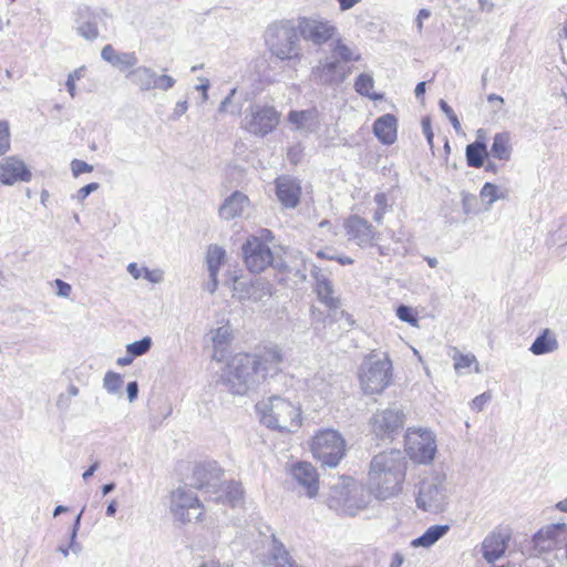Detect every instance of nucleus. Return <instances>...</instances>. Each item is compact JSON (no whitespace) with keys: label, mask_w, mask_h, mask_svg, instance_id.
Here are the masks:
<instances>
[{"label":"nucleus","mask_w":567,"mask_h":567,"mask_svg":"<svg viewBox=\"0 0 567 567\" xmlns=\"http://www.w3.org/2000/svg\"><path fill=\"white\" fill-rule=\"evenodd\" d=\"M327 504L341 515L354 516L368 504L365 489L352 478H341L331 486Z\"/></svg>","instance_id":"423d86ee"},{"label":"nucleus","mask_w":567,"mask_h":567,"mask_svg":"<svg viewBox=\"0 0 567 567\" xmlns=\"http://www.w3.org/2000/svg\"><path fill=\"white\" fill-rule=\"evenodd\" d=\"M84 68H79L68 75L66 89L72 97L75 96V82L83 76Z\"/></svg>","instance_id":"8fccbe9b"},{"label":"nucleus","mask_w":567,"mask_h":567,"mask_svg":"<svg viewBox=\"0 0 567 567\" xmlns=\"http://www.w3.org/2000/svg\"><path fill=\"white\" fill-rule=\"evenodd\" d=\"M311 453L323 466L336 467L344 456L346 441L333 429L318 431L311 441Z\"/></svg>","instance_id":"6e6552de"},{"label":"nucleus","mask_w":567,"mask_h":567,"mask_svg":"<svg viewBox=\"0 0 567 567\" xmlns=\"http://www.w3.org/2000/svg\"><path fill=\"white\" fill-rule=\"evenodd\" d=\"M97 188H99V184H97V183H90V184H87V185H85V186L81 187V188L76 192V194L74 195V199H76V200H78V202H80V203H83V202L86 199V197H87L91 193L95 192Z\"/></svg>","instance_id":"6e6d98bb"},{"label":"nucleus","mask_w":567,"mask_h":567,"mask_svg":"<svg viewBox=\"0 0 567 567\" xmlns=\"http://www.w3.org/2000/svg\"><path fill=\"white\" fill-rule=\"evenodd\" d=\"M511 533L506 528H495L482 542L481 550L488 564H494L502 558L508 547Z\"/></svg>","instance_id":"aec40b11"},{"label":"nucleus","mask_w":567,"mask_h":567,"mask_svg":"<svg viewBox=\"0 0 567 567\" xmlns=\"http://www.w3.org/2000/svg\"><path fill=\"white\" fill-rule=\"evenodd\" d=\"M476 196L470 193H462V207L465 215L475 213Z\"/></svg>","instance_id":"3c124183"},{"label":"nucleus","mask_w":567,"mask_h":567,"mask_svg":"<svg viewBox=\"0 0 567 567\" xmlns=\"http://www.w3.org/2000/svg\"><path fill=\"white\" fill-rule=\"evenodd\" d=\"M405 452L414 463L431 464L437 452L434 432L425 427H409L405 433Z\"/></svg>","instance_id":"1a4fd4ad"},{"label":"nucleus","mask_w":567,"mask_h":567,"mask_svg":"<svg viewBox=\"0 0 567 567\" xmlns=\"http://www.w3.org/2000/svg\"><path fill=\"white\" fill-rule=\"evenodd\" d=\"M297 29L305 41L319 47L338 35L337 25L320 14L299 17L297 19Z\"/></svg>","instance_id":"9d476101"},{"label":"nucleus","mask_w":567,"mask_h":567,"mask_svg":"<svg viewBox=\"0 0 567 567\" xmlns=\"http://www.w3.org/2000/svg\"><path fill=\"white\" fill-rule=\"evenodd\" d=\"M200 81V84L196 85V90L197 91H200L202 93V100L203 102H206L208 100V89H209V80L206 79V78H200L199 79Z\"/></svg>","instance_id":"0e129e2a"},{"label":"nucleus","mask_w":567,"mask_h":567,"mask_svg":"<svg viewBox=\"0 0 567 567\" xmlns=\"http://www.w3.org/2000/svg\"><path fill=\"white\" fill-rule=\"evenodd\" d=\"M453 368L457 375L466 373H481V367L473 353H462L457 348L453 349Z\"/></svg>","instance_id":"7c9ffc66"},{"label":"nucleus","mask_w":567,"mask_h":567,"mask_svg":"<svg viewBox=\"0 0 567 567\" xmlns=\"http://www.w3.org/2000/svg\"><path fill=\"white\" fill-rule=\"evenodd\" d=\"M303 155V150L301 144H292L287 150V158L290 161L291 164L296 165L300 163Z\"/></svg>","instance_id":"864d4df0"},{"label":"nucleus","mask_w":567,"mask_h":567,"mask_svg":"<svg viewBox=\"0 0 567 567\" xmlns=\"http://www.w3.org/2000/svg\"><path fill=\"white\" fill-rule=\"evenodd\" d=\"M32 179V173L25 163L17 156H8L0 161V183L12 186L17 183H28Z\"/></svg>","instance_id":"412c9836"},{"label":"nucleus","mask_w":567,"mask_h":567,"mask_svg":"<svg viewBox=\"0 0 567 567\" xmlns=\"http://www.w3.org/2000/svg\"><path fill=\"white\" fill-rule=\"evenodd\" d=\"M127 398L130 402H133L136 400L138 394V384L136 381L130 382L126 388Z\"/></svg>","instance_id":"69168bd1"},{"label":"nucleus","mask_w":567,"mask_h":567,"mask_svg":"<svg viewBox=\"0 0 567 567\" xmlns=\"http://www.w3.org/2000/svg\"><path fill=\"white\" fill-rule=\"evenodd\" d=\"M200 507V502L197 496L185 487H177L171 494L169 511L181 523H188L193 518L199 519L202 512L193 515L192 511Z\"/></svg>","instance_id":"2eb2a0df"},{"label":"nucleus","mask_w":567,"mask_h":567,"mask_svg":"<svg viewBox=\"0 0 567 567\" xmlns=\"http://www.w3.org/2000/svg\"><path fill=\"white\" fill-rule=\"evenodd\" d=\"M124 380L120 373L107 371L103 378V388L110 394H120Z\"/></svg>","instance_id":"79ce46f5"},{"label":"nucleus","mask_w":567,"mask_h":567,"mask_svg":"<svg viewBox=\"0 0 567 567\" xmlns=\"http://www.w3.org/2000/svg\"><path fill=\"white\" fill-rule=\"evenodd\" d=\"M275 184L276 195L281 205L286 208H296L300 203V182L289 175H282L276 178Z\"/></svg>","instance_id":"393cba45"},{"label":"nucleus","mask_w":567,"mask_h":567,"mask_svg":"<svg viewBox=\"0 0 567 567\" xmlns=\"http://www.w3.org/2000/svg\"><path fill=\"white\" fill-rule=\"evenodd\" d=\"M236 94V89L230 90L229 94L221 101L218 107L219 113H229L234 116H238L241 113V106L234 103L233 99Z\"/></svg>","instance_id":"c03bdc74"},{"label":"nucleus","mask_w":567,"mask_h":567,"mask_svg":"<svg viewBox=\"0 0 567 567\" xmlns=\"http://www.w3.org/2000/svg\"><path fill=\"white\" fill-rule=\"evenodd\" d=\"M480 197L485 204V210H489L494 203L507 198V192L493 183H485L480 192Z\"/></svg>","instance_id":"4c0bfd02"},{"label":"nucleus","mask_w":567,"mask_h":567,"mask_svg":"<svg viewBox=\"0 0 567 567\" xmlns=\"http://www.w3.org/2000/svg\"><path fill=\"white\" fill-rule=\"evenodd\" d=\"M126 78L141 91H151L158 89L161 91H168L175 84L176 80L167 74H157L152 68L140 65L133 68Z\"/></svg>","instance_id":"ddd939ff"},{"label":"nucleus","mask_w":567,"mask_h":567,"mask_svg":"<svg viewBox=\"0 0 567 567\" xmlns=\"http://www.w3.org/2000/svg\"><path fill=\"white\" fill-rule=\"evenodd\" d=\"M302 268H291L284 264H277L275 267L279 269L280 271H287L288 274H292L293 278L296 279V282H303L307 279V268L308 266L311 267V262L302 259Z\"/></svg>","instance_id":"a18cd8bd"},{"label":"nucleus","mask_w":567,"mask_h":567,"mask_svg":"<svg viewBox=\"0 0 567 567\" xmlns=\"http://www.w3.org/2000/svg\"><path fill=\"white\" fill-rule=\"evenodd\" d=\"M144 268L145 267H140L136 262H131L127 266V271L134 279H140L143 278Z\"/></svg>","instance_id":"e2e57ef3"},{"label":"nucleus","mask_w":567,"mask_h":567,"mask_svg":"<svg viewBox=\"0 0 567 567\" xmlns=\"http://www.w3.org/2000/svg\"><path fill=\"white\" fill-rule=\"evenodd\" d=\"M285 353L271 344L255 353H237L226 363L221 381L233 394L245 395L282 370Z\"/></svg>","instance_id":"f257e3e1"},{"label":"nucleus","mask_w":567,"mask_h":567,"mask_svg":"<svg viewBox=\"0 0 567 567\" xmlns=\"http://www.w3.org/2000/svg\"><path fill=\"white\" fill-rule=\"evenodd\" d=\"M233 291L241 301L259 302L269 299L274 293L272 285L262 279H256L249 284L234 279Z\"/></svg>","instance_id":"f3484780"},{"label":"nucleus","mask_w":567,"mask_h":567,"mask_svg":"<svg viewBox=\"0 0 567 567\" xmlns=\"http://www.w3.org/2000/svg\"><path fill=\"white\" fill-rule=\"evenodd\" d=\"M267 566L268 567H301V566L297 565L291 559L288 551L279 543H274Z\"/></svg>","instance_id":"e433bc0d"},{"label":"nucleus","mask_w":567,"mask_h":567,"mask_svg":"<svg viewBox=\"0 0 567 567\" xmlns=\"http://www.w3.org/2000/svg\"><path fill=\"white\" fill-rule=\"evenodd\" d=\"M287 122L291 130L306 135L315 133L320 128L321 116L316 107H310L301 111H290L287 116Z\"/></svg>","instance_id":"b1692460"},{"label":"nucleus","mask_w":567,"mask_h":567,"mask_svg":"<svg viewBox=\"0 0 567 567\" xmlns=\"http://www.w3.org/2000/svg\"><path fill=\"white\" fill-rule=\"evenodd\" d=\"M281 114L269 105H250L243 120V128L257 137H264L280 123Z\"/></svg>","instance_id":"9b49d317"},{"label":"nucleus","mask_w":567,"mask_h":567,"mask_svg":"<svg viewBox=\"0 0 567 567\" xmlns=\"http://www.w3.org/2000/svg\"><path fill=\"white\" fill-rule=\"evenodd\" d=\"M558 349V341L553 332L548 329H545L542 334H539L529 350L535 355H542L546 353L554 352Z\"/></svg>","instance_id":"f704fd0d"},{"label":"nucleus","mask_w":567,"mask_h":567,"mask_svg":"<svg viewBox=\"0 0 567 567\" xmlns=\"http://www.w3.org/2000/svg\"><path fill=\"white\" fill-rule=\"evenodd\" d=\"M488 153L494 158L506 161L511 157L512 148L509 144H492Z\"/></svg>","instance_id":"de8ad7c7"},{"label":"nucleus","mask_w":567,"mask_h":567,"mask_svg":"<svg viewBox=\"0 0 567 567\" xmlns=\"http://www.w3.org/2000/svg\"><path fill=\"white\" fill-rule=\"evenodd\" d=\"M218 288V276L209 277V280L204 285V289L210 295L215 293Z\"/></svg>","instance_id":"338daca9"},{"label":"nucleus","mask_w":567,"mask_h":567,"mask_svg":"<svg viewBox=\"0 0 567 567\" xmlns=\"http://www.w3.org/2000/svg\"><path fill=\"white\" fill-rule=\"evenodd\" d=\"M101 58L121 72L136 66L138 61L134 52H117L111 44L102 48Z\"/></svg>","instance_id":"c85d7f7f"},{"label":"nucleus","mask_w":567,"mask_h":567,"mask_svg":"<svg viewBox=\"0 0 567 567\" xmlns=\"http://www.w3.org/2000/svg\"><path fill=\"white\" fill-rule=\"evenodd\" d=\"M450 492L447 475L441 470H433L416 485L415 504L423 512L442 513L449 504Z\"/></svg>","instance_id":"39448f33"},{"label":"nucleus","mask_w":567,"mask_h":567,"mask_svg":"<svg viewBox=\"0 0 567 567\" xmlns=\"http://www.w3.org/2000/svg\"><path fill=\"white\" fill-rule=\"evenodd\" d=\"M350 68H346L339 60L327 58L313 68L312 75L320 84H339L350 74Z\"/></svg>","instance_id":"4be33fe9"},{"label":"nucleus","mask_w":567,"mask_h":567,"mask_svg":"<svg viewBox=\"0 0 567 567\" xmlns=\"http://www.w3.org/2000/svg\"><path fill=\"white\" fill-rule=\"evenodd\" d=\"M143 278L152 284H161L164 280V270L144 268Z\"/></svg>","instance_id":"5fc2aeb1"},{"label":"nucleus","mask_w":567,"mask_h":567,"mask_svg":"<svg viewBox=\"0 0 567 567\" xmlns=\"http://www.w3.org/2000/svg\"><path fill=\"white\" fill-rule=\"evenodd\" d=\"M432 16V12L430 9H421L415 19L414 24L416 27V31L419 34H422L424 21L427 20Z\"/></svg>","instance_id":"4d7b16f0"},{"label":"nucleus","mask_w":567,"mask_h":567,"mask_svg":"<svg viewBox=\"0 0 567 567\" xmlns=\"http://www.w3.org/2000/svg\"><path fill=\"white\" fill-rule=\"evenodd\" d=\"M292 477L305 488L306 494L312 498L316 497L319 489V475L316 468L308 462H299L292 465Z\"/></svg>","instance_id":"a878e982"},{"label":"nucleus","mask_w":567,"mask_h":567,"mask_svg":"<svg viewBox=\"0 0 567 567\" xmlns=\"http://www.w3.org/2000/svg\"><path fill=\"white\" fill-rule=\"evenodd\" d=\"M396 317L412 327L419 326V320L416 318V315L414 310L411 307H408L405 305H401L396 308Z\"/></svg>","instance_id":"49530a36"},{"label":"nucleus","mask_w":567,"mask_h":567,"mask_svg":"<svg viewBox=\"0 0 567 567\" xmlns=\"http://www.w3.org/2000/svg\"><path fill=\"white\" fill-rule=\"evenodd\" d=\"M567 537V524H549L537 532L534 536V545L539 553H548L560 548Z\"/></svg>","instance_id":"6ab92c4d"},{"label":"nucleus","mask_w":567,"mask_h":567,"mask_svg":"<svg viewBox=\"0 0 567 567\" xmlns=\"http://www.w3.org/2000/svg\"><path fill=\"white\" fill-rule=\"evenodd\" d=\"M358 378L364 394H381L391 384L392 361L386 354L371 353L361 363Z\"/></svg>","instance_id":"0eeeda50"},{"label":"nucleus","mask_w":567,"mask_h":567,"mask_svg":"<svg viewBox=\"0 0 567 567\" xmlns=\"http://www.w3.org/2000/svg\"><path fill=\"white\" fill-rule=\"evenodd\" d=\"M244 260L250 272L259 274L274 262V255L269 245L260 238H248L243 246Z\"/></svg>","instance_id":"4468645a"},{"label":"nucleus","mask_w":567,"mask_h":567,"mask_svg":"<svg viewBox=\"0 0 567 567\" xmlns=\"http://www.w3.org/2000/svg\"><path fill=\"white\" fill-rule=\"evenodd\" d=\"M71 171H72L73 176L78 177L81 174L92 172L93 171V166L87 164V163H85V162H83V161L73 159L71 162Z\"/></svg>","instance_id":"603ef678"},{"label":"nucleus","mask_w":567,"mask_h":567,"mask_svg":"<svg viewBox=\"0 0 567 567\" xmlns=\"http://www.w3.org/2000/svg\"><path fill=\"white\" fill-rule=\"evenodd\" d=\"M373 86L374 80L372 75L368 73L360 74L354 82V90L357 93L363 96H368L374 101L380 100L382 96L372 91Z\"/></svg>","instance_id":"ea45409f"},{"label":"nucleus","mask_w":567,"mask_h":567,"mask_svg":"<svg viewBox=\"0 0 567 567\" xmlns=\"http://www.w3.org/2000/svg\"><path fill=\"white\" fill-rule=\"evenodd\" d=\"M265 42L270 53L281 61L302 58L300 33L291 20L269 24L265 31Z\"/></svg>","instance_id":"20e7f679"},{"label":"nucleus","mask_w":567,"mask_h":567,"mask_svg":"<svg viewBox=\"0 0 567 567\" xmlns=\"http://www.w3.org/2000/svg\"><path fill=\"white\" fill-rule=\"evenodd\" d=\"M398 121L392 114H384L373 124L374 135L380 142H395Z\"/></svg>","instance_id":"c756f323"},{"label":"nucleus","mask_w":567,"mask_h":567,"mask_svg":"<svg viewBox=\"0 0 567 567\" xmlns=\"http://www.w3.org/2000/svg\"><path fill=\"white\" fill-rule=\"evenodd\" d=\"M152 343L153 341L151 337H144L138 341L126 344V352L134 358L144 355L150 351Z\"/></svg>","instance_id":"37998d69"},{"label":"nucleus","mask_w":567,"mask_h":567,"mask_svg":"<svg viewBox=\"0 0 567 567\" xmlns=\"http://www.w3.org/2000/svg\"><path fill=\"white\" fill-rule=\"evenodd\" d=\"M214 494L216 495V501L228 503L233 507L240 505L244 497L243 487L237 482H228L227 484L221 482L218 492Z\"/></svg>","instance_id":"2f4dec72"},{"label":"nucleus","mask_w":567,"mask_h":567,"mask_svg":"<svg viewBox=\"0 0 567 567\" xmlns=\"http://www.w3.org/2000/svg\"><path fill=\"white\" fill-rule=\"evenodd\" d=\"M447 532V525H433L429 527L420 537L414 538L411 542V546L414 548H429L433 546L439 539H441Z\"/></svg>","instance_id":"72a5a7b5"},{"label":"nucleus","mask_w":567,"mask_h":567,"mask_svg":"<svg viewBox=\"0 0 567 567\" xmlns=\"http://www.w3.org/2000/svg\"><path fill=\"white\" fill-rule=\"evenodd\" d=\"M225 259L226 250L223 247L218 245L208 246L205 261L209 277L218 276Z\"/></svg>","instance_id":"c9c22d12"},{"label":"nucleus","mask_w":567,"mask_h":567,"mask_svg":"<svg viewBox=\"0 0 567 567\" xmlns=\"http://www.w3.org/2000/svg\"><path fill=\"white\" fill-rule=\"evenodd\" d=\"M333 58L339 60L340 62H351V61H359L361 59V55L353 51L350 47H348L346 43L342 42L341 39H338L334 48L332 50Z\"/></svg>","instance_id":"a19ab883"},{"label":"nucleus","mask_w":567,"mask_h":567,"mask_svg":"<svg viewBox=\"0 0 567 567\" xmlns=\"http://www.w3.org/2000/svg\"><path fill=\"white\" fill-rule=\"evenodd\" d=\"M422 131L426 138V142H433L434 134L431 126V120L430 117H423L421 121Z\"/></svg>","instance_id":"680f3d73"},{"label":"nucleus","mask_w":567,"mask_h":567,"mask_svg":"<svg viewBox=\"0 0 567 567\" xmlns=\"http://www.w3.org/2000/svg\"><path fill=\"white\" fill-rule=\"evenodd\" d=\"M199 567H233L231 564L228 563H220L216 559H208L203 561Z\"/></svg>","instance_id":"774afa93"},{"label":"nucleus","mask_w":567,"mask_h":567,"mask_svg":"<svg viewBox=\"0 0 567 567\" xmlns=\"http://www.w3.org/2000/svg\"><path fill=\"white\" fill-rule=\"evenodd\" d=\"M260 422L280 433H295L302 425V412L298 403L279 395L262 399L256 404Z\"/></svg>","instance_id":"7ed1b4c3"},{"label":"nucleus","mask_w":567,"mask_h":567,"mask_svg":"<svg viewBox=\"0 0 567 567\" xmlns=\"http://www.w3.org/2000/svg\"><path fill=\"white\" fill-rule=\"evenodd\" d=\"M405 413L402 406L391 404L385 409L377 410L369 421L370 430L377 437H391L404 425Z\"/></svg>","instance_id":"f8f14e48"},{"label":"nucleus","mask_w":567,"mask_h":567,"mask_svg":"<svg viewBox=\"0 0 567 567\" xmlns=\"http://www.w3.org/2000/svg\"><path fill=\"white\" fill-rule=\"evenodd\" d=\"M224 472L216 462H204L195 466L193 471V485L197 489H206L208 493H217L221 486Z\"/></svg>","instance_id":"a211bd4d"},{"label":"nucleus","mask_w":567,"mask_h":567,"mask_svg":"<svg viewBox=\"0 0 567 567\" xmlns=\"http://www.w3.org/2000/svg\"><path fill=\"white\" fill-rule=\"evenodd\" d=\"M250 200L248 196L241 192H234L225 198L218 209V215L224 220H233L241 217L243 214L249 208Z\"/></svg>","instance_id":"bb28decb"},{"label":"nucleus","mask_w":567,"mask_h":567,"mask_svg":"<svg viewBox=\"0 0 567 567\" xmlns=\"http://www.w3.org/2000/svg\"><path fill=\"white\" fill-rule=\"evenodd\" d=\"M491 400V394L484 392L477 396H475L471 402V408L474 411H482L485 404Z\"/></svg>","instance_id":"13d9d810"},{"label":"nucleus","mask_w":567,"mask_h":567,"mask_svg":"<svg viewBox=\"0 0 567 567\" xmlns=\"http://www.w3.org/2000/svg\"><path fill=\"white\" fill-rule=\"evenodd\" d=\"M408 462L399 450L382 452L370 464L369 484L380 499L398 495L405 481Z\"/></svg>","instance_id":"f03ea898"},{"label":"nucleus","mask_w":567,"mask_h":567,"mask_svg":"<svg viewBox=\"0 0 567 567\" xmlns=\"http://www.w3.org/2000/svg\"><path fill=\"white\" fill-rule=\"evenodd\" d=\"M54 285L56 287V295L59 297H62V298H69L71 292H72V287L70 284L61 280V279H55L54 280Z\"/></svg>","instance_id":"bf43d9fd"},{"label":"nucleus","mask_w":567,"mask_h":567,"mask_svg":"<svg viewBox=\"0 0 567 567\" xmlns=\"http://www.w3.org/2000/svg\"><path fill=\"white\" fill-rule=\"evenodd\" d=\"M311 272L316 280V292L319 300L324 303L329 309H337L340 306V300L333 296V285L328 277L320 272L317 266L311 265Z\"/></svg>","instance_id":"cd10ccee"},{"label":"nucleus","mask_w":567,"mask_h":567,"mask_svg":"<svg viewBox=\"0 0 567 567\" xmlns=\"http://www.w3.org/2000/svg\"><path fill=\"white\" fill-rule=\"evenodd\" d=\"M76 32L87 41L99 38V23L103 20L101 12L92 10L87 6H81L75 12Z\"/></svg>","instance_id":"5701e85b"},{"label":"nucleus","mask_w":567,"mask_h":567,"mask_svg":"<svg viewBox=\"0 0 567 567\" xmlns=\"http://www.w3.org/2000/svg\"><path fill=\"white\" fill-rule=\"evenodd\" d=\"M187 109H188L187 101L177 102L173 109L171 118L178 120L182 115H184L186 113Z\"/></svg>","instance_id":"052dcab7"},{"label":"nucleus","mask_w":567,"mask_h":567,"mask_svg":"<svg viewBox=\"0 0 567 567\" xmlns=\"http://www.w3.org/2000/svg\"><path fill=\"white\" fill-rule=\"evenodd\" d=\"M344 229L348 240L354 241L361 248L373 246L378 239L374 227L358 215L350 216L344 220Z\"/></svg>","instance_id":"dca6fc26"},{"label":"nucleus","mask_w":567,"mask_h":567,"mask_svg":"<svg viewBox=\"0 0 567 567\" xmlns=\"http://www.w3.org/2000/svg\"><path fill=\"white\" fill-rule=\"evenodd\" d=\"M489 157L486 144H467L466 159L472 167H481L485 158Z\"/></svg>","instance_id":"58836bf2"},{"label":"nucleus","mask_w":567,"mask_h":567,"mask_svg":"<svg viewBox=\"0 0 567 567\" xmlns=\"http://www.w3.org/2000/svg\"><path fill=\"white\" fill-rule=\"evenodd\" d=\"M210 340L214 346L213 359L221 360V354L219 355V351H223L233 339V329L230 324H224L217 329H213L210 331Z\"/></svg>","instance_id":"473e14b6"},{"label":"nucleus","mask_w":567,"mask_h":567,"mask_svg":"<svg viewBox=\"0 0 567 567\" xmlns=\"http://www.w3.org/2000/svg\"><path fill=\"white\" fill-rule=\"evenodd\" d=\"M441 111L446 115V117L450 120L452 126L457 133H461V123L454 113L453 109L444 101L440 100L439 102Z\"/></svg>","instance_id":"09e8293b"}]
</instances>
